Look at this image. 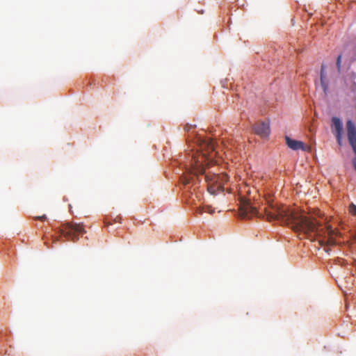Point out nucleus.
Returning a JSON list of instances; mask_svg holds the SVG:
<instances>
[{"label": "nucleus", "mask_w": 356, "mask_h": 356, "mask_svg": "<svg viewBox=\"0 0 356 356\" xmlns=\"http://www.w3.org/2000/svg\"><path fill=\"white\" fill-rule=\"evenodd\" d=\"M349 211L350 213L353 215V216H356V205L354 204L353 203H352L350 206H349Z\"/></svg>", "instance_id": "10"}, {"label": "nucleus", "mask_w": 356, "mask_h": 356, "mask_svg": "<svg viewBox=\"0 0 356 356\" xmlns=\"http://www.w3.org/2000/svg\"><path fill=\"white\" fill-rule=\"evenodd\" d=\"M204 212H209L210 213H213V210H211L210 209V207H208L207 209L206 210H204Z\"/></svg>", "instance_id": "15"}, {"label": "nucleus", "mask_w": 356, "mask_h": 356, "mask_svg": "<svg viewBox=\"0 0 356 356\" xmlns=\"http://www.w3.org/2000/svg\"><path fill=\"white\" fill-rule=\"evenodd\" d=\"M203 212H204V208H201V207L197 208V213H198L199 214H202Z\"/></svg>", "instance_id": "14"}, {"label": "nucleus", "mask_w": 356, "mask_h": 356, "mask_svg": "<svg viewBox=\"0 0 356 356\" xmlns=\"http://www.w3.org/2000/svg\"><path fill=\"white\" fill-rule=\"evenodd\" d=\"M240 215L242 218L258 216V202H252L250 199L242 198L239 207Z\"/></svg>", "instance_id": "4"}, {"label": "nucleus", "mask_w": 356, "mask_h": 356, "mask_svg": "<svg viewBox=\"0 0 356 356\" xmlns=\"http://www.w3.org/2000/svg\"><path fill=\"white\" fill-rule=\"evenodd\" d=\"M60 234L67 238L68 240L76 241L79 239V235L85 233V229L81 224L66 222L63 225L60 229Z\"/></svg>", "instance_id": "3"}, {"label": "nucleus", "mask_w": 356, "mask_h": 356, "mask_svg": "<svg viewBox=\"0 0 356 356\" xmlns=\"http://www.w3.org/2000/svg\"><path fill=\"white\" fill-rule=\"evenodd\" d=\"M331 129L334 134L337 143L341 145L343 134V124L341 120L337 117L332 118Z\"/></svg>", "instance_id": "5"}, {"label": "nucleus", "mask_w": 356, "mask_h": 356, "mask_svg": "<svg viewBox=\"0 0 356 356\" xmlns=\"http://www.w3.org/2000/svg\"><path fill=\"white\" fill-rule=\"evenodd\" d=\"M346 129L348 142L356 154V127L350 120L346 122Z\"/></svg>", "instance_id": "6"}, {"label": "nucleus", "mask_w": 356, "mask_h": 356, "mask_svg": "<svg viewBox=\"0 0 356 356\" xmlns=\"http://www.w3.org/2000/svg\"><path fill=\"white\" fill-rule=\"evenodd\" d=\"M320 82H321V88L323 90V92H324L325 95L326 96L328 92L329 81L326 76L325 65L324 64H322L321 67Z\"/></svg>", "instance_id": "9"}, {"label": "nucleus", "mask_w": 356, "mask_h": 356, "mask_svg": "<svg viewBox=\"0 0 356 356\" xmlns=\"http://www.w3.org/2000/svg\"><path fill=\"white\" fill-rule=\"evenodd\" d=\"M201 149L205 150L206 153H202L201 155H193L190 161V168L188 171L190 175L182 178V181L184 185L190 184L193 181L195 177L199 175H204V180L207 183L208 191L211 194H215L218 192H222L224 191V184L228 181V176L225 173L214 174L206 172L205 168L202 164L206 154L213 152L215 150V143L210 138H204L200 140Z\"/></svg>", "instance_id": "2"}, {"label": "nucleus", "mask_w": 356, "mask_h": 356, "mask_svg": "<svg viewBox=\"0 0 356 356\" xmlns=\"http://www.w3.org/2000/svg\"><path fill=\"white\" fill-rule=\"evenodd\" d=\"M285 140L288 147L293 150H308L309 149V147H305L302 142L291 139L289 136L285 137Z\"/></svg>", "instance_id": "8"}, {"label": "nucleus", "mask_w": 356, "mask_h": 356, "mask_svg": "<svg viewBox=\"0 0 356 356\" xmlns=\"http://www.w3.org/2000/svg\"><path fill=\"white\" fill-rule=\"evenodd\" d=\"M193 127V125H189V124H186L184 127V129L187 131H188L189 130H191L192 128Z\"/></svg>", "instance_id": "13"}, {"label": "nucleus", "mask_w": 356, "mask_h": 356, "mask_svg": "<svg viewBox=\"0 0 356 356\" xmlns=\"http://www.w3.org/2000/svg\"><path fill=\"white\" fill-rule=\"evenodd\" d=\"M254 133L261 138H266L270 134V126L268 122H261L254 124Z\"/></svg>", "instance_id": "7"}, {"label": "nucleus", "mask_w": 356, "mask_h": 356, "mask_svg": "<svg viewBox=\"0 0 356 356\" xmlns=\"http://www.w3.org/2000/svg\"><path fill=\"white\" fill-rule=\"evenodd\" d=\"M341 55H339L337 58V67L339 72L341 70Z\"/></svg>", "instance_id": "11"}, {"label": "nucleus", "mask_w": 356, "mask_h": 356, "mask_svg": "<svg viewBox=\"0 0 356 356\" xmlns=\"http://www.w3.org/2000/svg\"><path fill=\"white\" fill-rule=\"evenodd\" d=\"M263 211L268 220H277L282 224L290 225L295 232L305 234L309 233L327 234V243L331 245L336 243L333 236L340 234L330 225H327L325 229L319 228V224L315 219L299 215L285 206L270 205L268 207H264Z\"/></svg>", "instance_id": "1"}, {"label": "nucleus", "mask_w": 356, "mask_h": 356, "mask_svg": "<svg viewBox=\"0 0 356 356\" xmlns=\"http://www.w3.org/2000/svg\"><path fill=\"white\" fill-rule=\"evenodd\" d=\"M35 220H39L40 221H45L47 220V216L45 215L35 216L34 217Z\"/></svg>", "instance_id": "12"}]
</instances>
